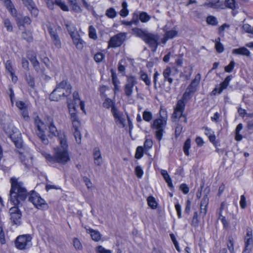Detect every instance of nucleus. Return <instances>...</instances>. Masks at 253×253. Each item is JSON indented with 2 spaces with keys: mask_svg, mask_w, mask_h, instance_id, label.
Returning a JSON list of instances; mask_svg holds the SVG:
<instances>
[{
  "mask_svg": "<svg viewBox=\"0 0 253 253\" xmlns=\"http://www.w3.org/2000/svg\"><path fill=\"white\" fill-rule=\"evenodd\" d=\"M72 39L76 48L79 50H82L84 46V42L80 38L79 34H76L75 36L72 37Z\"/></svg>",
  "mask_w": 253,
  "mask_h": 253,
  "instance_id": "a211bd4d",
  "label": "nucleus"
},
{
  "mask_svg": "<svg viewBox=\"0 0 253 253\" xmlns=\"http://www.w3.org/2000/svg\"><path fill=\"white\" fill-rule=\"evenodd\" d=\"M0 241L2 244H4L5 242L4 233L3 231L2 224L0 221Z\"/></svg>",
  "mask_w": 253,
  "mask_h": 253,
  "instance_id": "8fccbe9b",
  "label": "nucleus"
},
{
  "mask_svg": "<svg viewBox=\"0 0 253 253\" xmlns=\"http://www.w3.org/2000/svg\"><path fill=\"white\" fill-rule=\"evenodd\" d=\"M139 74L140 79L144 81L146 85L148 86H150L151 84V82L147 74L142 71H141Z\"/></svg>",
  "mask_w": 253,
  "mask_h": 253,
  "instance_id": "bb28decb",
  "label": "nucleus"
},
{
  "mask_svg": "<svg viewBox=\"0 0 253 253\" xmlns=\"http://www.w3.org/2000/svg\"><path fill=\"white\" fill-rule=\"evenodd\" d=\"M31 63H32L33 66L34 67V69L37 72H41L42 73L43 72V71L40 68V63L37 59L36 60H34L33 61L31 62Z\"/></svg>",
  "mask_w": 253,
  "mask_h": 253,
  "instance_id": "c03bdc74",
  "label": "nucleus"
},
{
  "mask_svg": "<svg viewBox=\"0 0 253 253\" xmlns=\"http://www.w3.org/2000/svg\"><path fill=\"white\" fill-rule=\"evenodd\" d=\"M28 200L32 203L35 207L40 210H44L47 208V205L44 199H42L39 194L35 191L30 193Z\"/></svg>",
  "mask_w": 253,
  "mask_h": 253,
  "instance_id": "423d86ee",
  "label": "nucleus"
},
{
  "mask_svg": "<svg viewBox=\"0 0 253 253\" xmlns=\"http://www.w3.org/2000/svg\"><path fill=\"white\" fill-rule=\"evenodd\" d=\"M3 24L5 27L6 28L7 31L12 32L13 31L12 25L8 19H4Z\"/></svg>",
  "mask_w": 253,
  "mask_h": 253,
  "instance_id": "a19ab883",
  "label": "nucleus"
},
{
  "mask_svg": "<svg viewBox=\"0 0 253 253\" xmlns=\"http://www.w3.org/2000/svg\"><path fill=\"white\" fill-rule=\"evenodd\" d=\"M143 155V149L141 146H139L136 149L135 157L136 159H140Z\"/></svg>",
  "mask_w": 253,
  "mask_h": 253,
  "instance_id": "a18cd8bd",
  "label": "nucleus"
},
{
  "mask_svg": "<svg viewBox=\"0 0 253 253\" xmlns=\"http://www.w3.org/2000/svg\"><path fill=\"white\" fill-rule=\"evenodd\" d=\"M11 188L10 191V202L15 207L9 209L10 220L13 224L19 225L21 220V212L16 206L19 205L21 202L25 201L28 195L27 190L23 185V183L18 181L15 178H11Z\"/></svg>",
  "mask_w": 253,
  "mask_h": 253,
  "instance_id": "f257e3e1",
  "label": "nucleus"
},
{
  "mask_svg": "<svg viewBox=\"0 0 253 253\" xmlns=\"http://www.w3.org/2000/svg\"><path fill=\"white\" fill-rule=\"evenodd\" d=\"M133 34L136 35L137 37H138L141 38L143 40H144V38L146 36L147 34L149 32L145 30H142L139 28H133L132 29Z\"/></svg>",
  "mask_w": 253,
  "mask_h": 253,
  "instance_id": "5701e85b",
  "label": "nucleus"
},
{
  "mask_svg": "<svg viewBox=\"0 0 253 253\" xmlns=\"http://www.w3.org/2000/svg\"><path fill=\"white\" fill-rule=\"evenodd\" d=\"M232 53L235 54L245 55L247 56H250L251 54L250 51L247 48L244 47L234 49L232 50Z\"/></svg>",
  "mask_w": 253,
  "mask_h": 253,
  "instance_id": "4be33fe9",
  "label": "nucleus"
},
{
  "mask_svg": "<svg viewBox=\"0 0 253 253\" xmlns=\"http://www.w3.org/2000/svg\"><path fill=\"white\" fill-rule=\"evenodd\" d=\"M225 6L232 9L235 8V0H225Z\"/></svg>",
  "mask_w": 253,
  "mask_h": 253,
  "instance_id": "37998d69",
  "label": "nucleus"
},
{
  "mask_svg": "<svg viewBox=\"0 0 253 253\" xmlns=\"http://www.w3.org/2000/svg\"><path fill=\"white\" fill-rule=\"evenodd\" d=\"M232 79V76H228L224 80L223 82H222L219 86V91L218 93L220 94L223 89H225L228 85H229V82Z\"/></svg>",
  "mask_w": 253,
  "mask_h": 253,
  "instance_id": "b1692460",
  "label": "nucleus"
},
{
  "mask_svg": "<svg viewBox=\"0 0 253 253\" xmlns=\"http://www.w3.org/2000/svg\"><path fill=\"white\" fill-rule=\"evenodd\" d=\"M220 38L215 40V47L217 52L221 53L224 51V48L223 44L220 42Z\"/></svg>",
  "mask_w": 253,
  "mask_h": 253,
  "instance_id": "72a5a7b5",
  "label": "nucleus"
},
{
  "mask_svg": "<svg viewBox=\"0 0 253 253\" xmlns=\"http://www.w3.org/2000/svg\"><path fill=\"white\" fill-rule=\"evenodd\" d=\"M153 145V141L151 139H148L147 138L144 144V146L145 149H149L151 148L152 147Z\"/></svg>",
  "mask_w": 253,
  "mask_h": 253,
  "instance_id": "052dcab7",
  "label": "nucleus"
},
{
  "mask_svg": "<svg viewBox=\"0 0 253 253\" xmlns=\"http://www.w3.org/2000/svg\"><path fill=\"white\" fill-rule=\"evenodd\" d=\"M182 126L181 125H178L176 127L175 130V135L176 137L180 135L182 131Z\"/></svg>",
  "mask_w": 253,
  "mask_h": 253,
  "instance_id": "774afa93",
  "label": "nucleus"
},
{
  "mask_svg": "<svg viewBox=\"0 0 253 253\" xmlns=\"http://www.w3.org/2000/svg\"><path fill=\"white\" fill-rule=\"evenodd\" d=\"M218 219H220L221 221L223 227L224 228H227L228 227V222L226 220L225 217L222 215L221 213H218Z\"/></svg>",
  "mask_w": 253,
  "mask_h": 253,
  "instance_id": "49530a36",
  "label": "nucleus"
},
{
  "mask_svg": "<svg viewBox=\"0 0 253 253\" xmlns=\"http://www.w3.org/2000/svg\"><path fill=\"white\" fill-rule=\"evenodd\" d=\"M147 202L149 206H150L152 209H155L157 207V203L154 198L153 197L150 196L147 198Z\"/></svg>",
  "mask_w": 253,
  "mask_h": 253,
  "instance_id": "c9c22d12",
  "label": "nucleus"
},
{
  "mask_svg": "<svg viewBox=\"0 0 253 253\" xmlns=\"http://www.w3.org/2000/svg\"><path fill=\"white\" fill-rule=\"evenodd\" d=\"M161 118L154 120L151 127L155 130V136L160 141L163 137V133L167 125V116L165 111H160Z\"/></svg>",
  "mask_w": 253,
  "mask_h": 253,
  "instance_id": "20e7f679",
  "label": "nucleus"
},
{
  "mask_svg": "<svg viewBox=\"0 0 253 253\" xmlns=\"http://www.w3.org/2000/svg\"><path fill=\"white\" fill-rule=\"evenodd\" d=\"M21 114L22 115L23 118L25 120H28L29 119L28 109H24L23 110H21Z\"/></svg>",
  "mask_w": 253,
  "mask_h": 253,
  "instance_id": "338daca9",
  "label": "nucleus"
},
{
  "mask_svg": "<svg viewBox=\"0 0 253 253\" xmlns=\"http://www.w3.org/2000/svg\"><path fill=\"white\" fill-rule=\"evenodd\" d=\"M5 68L6 70L10 74L11 76L13 77L14 71L12 66L11 62L7 60L5 63Z\"/></svg>",
  "mask_w": 253,
  "mask_h": 253,
  "instance_id": "58836bf2",
  "label": "nucleus"
},
{
  "mask_svg": "<svg viewBox=\"0 0 253 253\" xmlns=\"http://www.w3.org/2000/svg\"><path fill=\"white\" fill-rule=\"evenodd\" d=\"M143 119L148 122H150L153 119V115L151 112L144 111L142 114Z\"/></svg>",
  "mask_w": 253,
  "mask_h": 253,
  "instance_id": "2f4dec72",
  "label": "nucleus"
},
{
  "mask_svg": "<svg viewBox=\"0 0 253 253\" xmlns=\"http://www.w3.org/2000/svg\"><path fill=\"white\" fill-rule=\"evenodd\" d=\"M253 244V239L252 237H249V238L246 239L245 244V248H249L250 249H252Z\"/></svg>",
  "mask_w": 253,
  "mask_h": 253,
  "instance_id": "864d4df0",
  "label": "nucleus"
},
{
  "mask_svg": "<svg viewBox=\"0 0 253 253\" xmlns=\"http://www.w3.org/2000/svg\"><path fill=\"white\" fill-rule=\"evenodd\" d=\"M150 16L146 12H141L140 13L139 15V19L143 23H146L149 21L150 19Z\"/></svg>",
  "mask_w": 253,
  "mask_h": 253,
  "instance_id": "c756f323",
  "label": "nucleus"
},
{
  "mask_svg": "<svg viewBox=\"0 0 253 253\" xmlns=\"http://www.w3.org/2000/svg\"><path fill=\"white\" fill-rule=\"evenodd\" d=\"M31 240L32 237L29 235H20L15 240V246L19 250L29 248L32 246Z\"/></svg>",
  "mask_w": 253,
  "mask_h": 253,
  "instance_id": "0eeeda50",
  "label": "nucleus"
},
{
  "mask_svg": "<svg viewBox=\"0 0 253 253\" xmlns=\"http://www.w3.org/2000/svg\"><path fill=\"white\" fill-rule=\"evenodd\" d=\"M190 143L191 140L189 138H188L185 141L183 146L184 152L185 154L187 156L189 155V149L191 147Z\"/></svg>",
  "mask_w": 253,
  "mask_h": 253,
  "instance_id": "473e14b6",
  "label": "nucleus"
},
{
  "mask_svg": "<svg viewBox=\"0 0 253 253\" xmlns=\"http://www.w3.org/2000/svg\"><path fill=\"white\" fill-rule=\"evenodd\" d=\"M72 86L67 81H62L57 84L56 88L49 95V98L52 101H58L62 97L69 96L71 93Z\"/></svg>",
  "mask_w": 253,
  "mask_h": 253,
  "instance_id": "7ed1b4c3",
  "label": "nucleus"
},
{
  "mask_svg": "<svg viewBox=\"0 0 253 253\" xmlns=\"http://www.w3.org/2000/svg\"><path fill=\"white\" fill-rule=\"evenodd\" d=\"M96 253H112V251L110 250H107L102 246H98L95 248Z\"/></svg>",
  "mask_w": 253,
  "mask_h": 253,
  "instance_id": "ea45409f",
  "label": "nucleus"
},
{
  "mask_svg": "<svg viewBox=\"0 0 253 253\" xmlns=\"http://www.w3.org/2000/svg\"><path fill=\"white\" fill-rule=\"evenodd\" d=\"M16 106L20 109L21 111L25 109H28V105L26 103L22 101H18L16 103Z\"/></svg>",
  "mask_w": 253,
  "mask_h": 253,
  "instance_id": "79ce46f5",
  "label": "nucleus"
},
{
  "mask_svg": "<svg viewBox=\"0 0 253 253\" xmlns=\"http://www.w3.org/2000/svg\"><path fill=\"white\" fill-rule=\"evenodd\" d=\"M73 102H72L71 100L70 101L69 99L67 100L68 107L70 112L71 111V109L75 110V104H77L78 102L80 101L79 94L78 91H74L73 94Z\"/></svg>",
  "mask_w": 253,
  "mask_h": 253,
  "instance_id": "dca6fc26",
  "label": "nucleus"
},
{
  "mask_svg": "<svg viewBox=\"0 0 253 253\" xmlns=\"http://www.w3.org/2000/svg\"><path fill=\"white\" fill-rule=\"evenodd\" d=\"M227 247L231 253H233L234 252V242L232 238H229L228 243L227 244Z\"/></svg>",
  "mask_w": 253,
  "mask_h": 253,
  "instance_id": "bf43d9fd",
  "label": "nucleus"
},
{
  "mask_svg": "<svg viewBox=\"0 0 253 253\" xmlns=\"http://www.w3.org/2000/svg\"><path fill=\"white\" fill-rule=\"evenodd\" d=\"M21 37L27 42H30L33 41L32 34L29 31H25L22 33Z\"/></svg>",
  "mask_w": 253,
  "mask_h": 253,
  "instance_id": "c85d7f7f",
  "label": "nucleus"
},
{
  "mask_svg": "<svg viewBox=\"0 0 253 253\" xmlns=\"http://www.w3.org/2000/svg\"><path fill=\"white\" fill-rule=\"evenodd\" d=\"M83 180L88 189H90L92 188V183L89 178L86 176H84Z\"/></svg>",
  "mask_w": 253,
  "mask_h": 253,
  "instance_id": "6e6d98bb",
  "label": "nucleus"
},
{
  "mask_svg": "<svg viewBox=\"0 0 253 253\" xmlns=\"http://www.w3.org/2000/svg\"><path fill=\"white\" fill-rule=\"evenodd\" d=\"M23 3L31 11V13L35 16L38 14V10L36 7L35 4L32 0H23Z\"/></svg>",
  "mask_w": 253,
  "mask_h": 253,
  "instance_id": "2eb2a0df",
  "label": "nucleus"
},
{
  "mask_svg": "<svg viewBox=\"0 0 253 253\" xmlns=\"http://www.w3.org/2000/svg\"><path fill=\"white\" fill-rule=\"evenodd\" d=\"M159 39L158 35L148 33L143 41L152 48L153 51H155L159 44Z\"/></svg>",
  "mask_w": 253,
  "mask_h": 253,
  "instance_id": "9d476101",
  "label": "nucleus"
},
{
  "mask_svg": "<svg viewBox=\"0 0 253 253\" xmlns=\"http://www.w3.org/2000/svg\"><path fill=\"white\" fill-rule=\"evenodd\" d=\"M240 205L242 209H245L247 206L246 199L244 195H242L240 198Z\"/></svg>",
  "mask_w": 253,
  "mask_h": 253,
  "instance_id": "680f3d73",
  "label": "nucleus"
},
{
  "mask_svg": "<svg viewBox=\"0 0 253 253\" xmlns=\"http://www.w3.org/2000/svg\"><path fill=\"white\" fill-rule=\"evenodd\" d=\"M26 80L30 86H34V79L30 75L26 76Z\"/></svg>",
  "mask_w": 253,
  "mask_h": 253,
  "instance_id": "e2e57ef3",
  "label": "nucleus"
},
{
  "mask_svg": "<svg viewBox=\"0 0 253 253\" xmlns=\"http://www.w3.org/2000/svg\"><path fill=\"white\" fill-rule=\"evenodd\" d=\"M89 37L90 38L93 40H96L97 38V36L96 34V30L92 26L89 27Z\"/></svg>",
  "mask_w": 253,
  "mask_h": 253,
  "instance_id": "4c0bfd02",
  "label": "nucleus"
},
{
  "mask_svg": "<svg viewBox=\"0 0 253 253\" xmlns=\"http://www.w3.org/2000/svg\"><path fill=\"white\" fill-rule=\"evenodd\" d=\"M46 3L50 9H53L54 4L59 6L63 10L68 11V7L61 0H46Z\"/></svg>",
  "mask_w": 253,
  "mask_h": 253,
  "instance_id": "4468645a",
  "label": "nucleus"
},
{
  "mask_svg": "<svg viewBox=\"0 0 253 253\" xmlns=\"http://www.w3.org/2000/svg\"><path fill=\"white\" fill-rule=\"evenodd\" d=\"M106 15L109 18H114V17H116V16L117 15V12L115 11L114 8H113L112 7H110L106 10Z\"/></svg>",
  "mask_w": 253,
  "mask_h": 253,
  "instance_id": "e433bc0d",
  "label": "nucleus"
},
{
  "mask_svg": "<svg viewBox=\"0 0 253 253\" xmlns=\"http://www.w3.org/2000/svg\"><path fill=\"white\" fill-rule=\"evenodd\" d=\"M171 74V70L170 67H167L163 72V75L165 81H168L169 84L173 83V79L170 77Z\"/></svg>",
  "mask_w": 253,
  "mask_h": 253,
  "instance_id": "412c9836",
  "label": "nucleus"
},
{
  "mask_svg": "<svg viewBox=\"0 0 253 253\" xmlns=\"http://www.w3.org/2000/svg\"><path fill=\"white\" fill-rule=\"evenodd\" d=\"M207 22L209 24L216 26L218 24L217 18L213 16H209L207 18Z\"/></svg>",
  "mask_w": 253,
  "mask_h": 253,
  "instance_id": "f704fd0d",
  "label": "nucleus"
},
{
  "mask_svg": "<svg viewBox=\"0 0 253 253\" xmlns=\"http://www.w3.org/2000/svg\"><path fill=\"white\" fill-rule=\"evenodd\" d=\"M209 2H206L204 4L205 6H208L212 8H221L223 9L224 6L223 4L220 3V0H207Z\"/></svg>",
  "mask_w": 253,
  "mask_h": 253,
  "instance_id": "6ab92c4d",
  "label": "nucleus"
},
{
  "mask_svg": "<svg viewBox=\"0 0 253 253\" xmlns=\"http://www.w3.org/2000/svg\"><path fill=\"white\" fill-rule=\"evenodd\" d=\"M235 64L234 61H231L229 65L225 67V71L227 73L231 72L234 67Z\"/></svg>",
  "mask_w": 253,
  "mask_h": 253,
  "instance_id": "5fc2aeb1",
  "label": "nucleus"
},
{
  "mask_svg": "<svg viewBox=\"0 0 253 253\" xmlns=\"http://www.w3.org/2000/svg\"><path fill=\"white\" fill-rule=\"evenodd\" d=\"M209 204V199L207 195H205L201 202L200 207H207Z\"/></svg>",
  "mask_w": 253,
  "mask_h": 253,
  "instance_id": "13d9d810",
  "label": "nucleus"
},
{
  "mask_svg": "<svg viewBox=\"0 0 253 253\" xmlns=\"http://www.w3.org/2000/svg\"><path fill=\"white\" fill-rule=\"evenodd\" d=\"M126 33H120L111 38L108 42L109 47L120 46L126 39Z\"/></svg>",
  "mask_w": 253,
  "mask_h": 253,
  "instance_id": "1a4fd4ad",
  "label": "nucleus"
},
{
  "mask_svg": "<svg viewBox=\"0 0 253 253\" xmlns=\"http://www.w3.org/2000/svg\"><path fill=\"white\" fill-rule=\"evenodd\" d=\"M185 103L183 100H179L177 101L174 111L172 114V120L173 122H177L179 119H183L184 123H187V119L185 115H183L185 109Z\"/></svg>",
  "mask_w": 253,
  "mask_h": 253,
  "instance_id": "39448f33",
  "label": "nucleus"
},
{
  "mask_svg": "<svg viewBox=\"0 0 253 253\" xmlns=\"http://www.w3.org/2000/svg\"><path fill=\"white\" fill-rule=\"evenodd\" d=\"M161 174L169 187H172V181L169 174L166 170H162Z\"/></svg>",
  "mask_w": 253,
  "mask_h": 253,
  "instance_id": "cd10ccee",
  "label": "nucleus"
},
{
  "mask_svg": "<svg viewBox=\"0 0 253 253\" xmlns=\"http://www.w3.org/2000/svg\"><path fill=\"white\" fill-rule=\"evenodd\" d=\"M19 159L21 162L26 166L29 165V159L26 157V156L21 153H19Z\"/></svg>",
  "mask_w": 253,
  "mask_h": 253,
  "instance_id": "603ef678",
  "label": "nucleus"
},
{
  "mask_svg": "<svg viewBox=\"0 0 253 253\" xmlns=\"http://www.w3.org/2000/svg\"><path fill=\"white\" fill-rule=\"evenodd\" d=\"M103 106L105 108H109L110 107L112 108L113 106H114V104L111 99L106 98L103 103Z\"/></svg>",
  "mask_w": 253,
  "mask_h": 253,
  "instance_id": "de8ad7c7",
  "label": "nucleus"
},
{
  "mask_svg": "<svg viewBox=\"0 0 253 253\" xmlns=\"http://www.w3.org/2000/svg\"><path fill=\"white\" fill-rule=\"evenodd\" d=\"M74 246L76 249L80 250L82 248V246L80 241L77 238H75L73 240Z\"/></svg>",
  "mask_w": 253,
  "mask_h": 253,
  "instance_id": "0e129e2a",
  "label": "nucleus"
},
{
  "mask_svg": "<svg viewBox=\"0 0 253 253\" xmlns=\"http://www.w3.org/2000/svg\"><path fill=\"white\" fill-rule=\"evenodd\" d=\"M242 28L245 32L252 34L253 28L249 24H245L242 26Z\"/></svg>",
  "mask_w": 253,
  "mask_h": 253,
  "instance_id": "4d7b16f0",
  "label": "nucleus"
},
{
  "mask_svg": "<svg viewBox=\"0 0 253 253\" xmlns=\"http://www.w3.org/2000/svg\"><path fill=\"white\" fill-rule=\"evenodd\" d=\"M89 233L93 240L97 242L101 239V234L98 231L90 229Z\"/></svg>",
  "mask_w": 253,
  "mask_h": 253,
  "instance_id": "a878e982",
  "label": "nucleus"
},
{
  "mask_svg": "<svg viewBox=\"0 0 253 253\" xmlns=\"http://www.w3.org/2000/svg\"><path fill=\"white\" fill-rule=\"evenodd\" d=\"M36 125L38 129L37 135L44 144H48V140L44 133V129H46L45 125L41 121H38L37 120H36Z\"/></svg>",
  "mask_w": 253,
  "mask_h": 253,
  "instance_id": "9b49d317",
  "label": "nucleus"
},
{
  "mask_svg": "<svg viewBox=\"0 0 253 253\" xmlns=\"http://www.w3.org/2000/svg\"><path fill=\"white\" fill-rule=\"evenodd\" d=\"M71 119L73 125L72 131L77 143L80 144L81 142V134L79 130L80 123L75 113H71Z\"/></svg>",
  "mask_w": 253,
  "mask_h": 253,
  "instance_id": "6e6552de",
  "label": "nucleus"
},
{
  "mask_svg": "<svg viewBox=\"0 0 253 253\" xmlns=\"http://www.w3.org/2000/svg\"><path fill=\"white\" fill-rule=\"evenodd\" d=\"M180 189L182 191V192L186 194L189 192V189L187 185L185 184H182L180 186Z\"/></svg>",
  "mask_w": 253,
  "mask_h": 253,
  "instance_id": "69168bd1",
  "label": "nucleus"
},
{
  "mask_svg": "<svg viewBox=\"0 0 253 253\" xmlns=\"http://www.w3.org/2000/svg\"><path fill=\"white\" fill-rule=\"evenodd\" d=\"M197 86L198 85L191 82L184 93L182 98L186 99L189 97L191 93L195 92L197 89Z\"/></svg>",
  "mask_w": 253,
  "mask_h": 253,
  "instance_id": "aec40b11",
  "label": "nucleus"
},
{
  "mask_svg": "<svg viewBox=\"0 0 253 253\" xmlns=\"http://www.w3.org/2000/svg\"><path fill=\"white\" fill-rule=\"evenodd\" d=\"M135 173L138 178H141L143 174V171L141 167L137 166L135 168Z\"/></svg>",
  "mask_w": 253,
  "mask_h": 253,
  "instance_id": "3c124183",
  "label": "nucleus"
},
{
  "mask_svg": "<svg viewBox=\"0 0 253 253\" xmlns=\"http://www.w3.org/2000/svg\"><path fill=\"white\" fill-rule=\"evenodd\" d=\"M93 158L94 163L97 166H100L103 162V159L101 155L100 149L95 147L93 150Z\"/></svg>",
  "mask_w": 253,
  "mask_h": 253,
  "instance_id": "f3484780",
  "label": "nucleus"
},
{
  "mask_svg": "<svg viewBox=\"0 0 253 253\" xmlns=\"http://www.w3.org/2000/svg\"><path fill=\"white\" fill-rule=\"evenodd\" d=\"M177 34V32L174 30H170L166 32L164 36V39L166 41L172 39L175 37Z\"/></svg>",
  "mask_w": 253,
  "mask_h": 253,
  "instance_id": "7c9ffc66",
  "label": "nucleus"
},
{
  "mask_svg": "<svg viewBox=\"0 0 253 253\" xmlns=\"http://www.w3.org/2000/svg\"><path fill=\"white\" fill-rule=\"evenodd\" d=\"M48 30L55 46L58 48H60L61 47V43L56 30L50 26L48 27Z\"/></svg>",
  "mask_w": 253,
  "mask_h": 253,
  "instance_id": "ddd939ff",
  "label": "nucleus"
},
{
  "mask_svg": "<svg viewBox=\"0 0 253 253\" xmlns=\"http://www.w3.org/2000/svg\"><path fill=\"white\" fill-rule=\"evenodd\" d=\"M49 132L52 136H56L60 142V147L54 148V155L52 156L50 154H45L44 155L45 158L51 163L57 162L65 164L70 161V157L68 152V144L66 136L64 132H58L56 127L52 124L49 126Z\"/></svg>",
  "mask_w": 253,
  "mask_h": 253,
  "instance_id": "f03ea898",
  "label": "nucleus"
},
{
  "mask_svg": "<svg viewBox=\"0 0 253 253\" xmlns=\"http://www.w3.org/2000/svg\"><path fill=\"white\" fill-rule=\"evenodd\" d=\"M137 83L136 78L132 76L128 77L126 83L124 87L125 93L126 96L129 97L133 92L134 86Z\"/></svg>",
  "mask_w": 253,
  "mask_h": 253,
  "instance_id": "f8f14e48",
  "label": "nucleus"
},
{
  "mask_svg": "<svg viewBox=\"0 0 253 253\" xmlns=\"http://www.w3.org/2000/svg\"><path fill=\"white\" fill-rule=\"evenodd\" d=\"M104 54L101 52H98L94 56V59L96 62H100L104 59Z\"/></svg>",
  "mask_w": 253,
  "mask_h": 253,
  "instance_id": "09e8293b",
  "label": "nucleus"
},
{
  "mask_svg": "<svg viewBox=\"0 0 253 253\" xmlns=\"http://www.w3.org/2000/svg\"><path fill=\"white\" fill-rule=\"evenodd\" d=\"M65 25L71 38L75 36L76 34H78L77 29L73 24L70 23H67L65 24Z\"/></svg>",
  "mask_w": 253,
  "mask_h": 253,
  "instance_id": "393cba45",
  "label": "nucleus"
}]
</instances>
